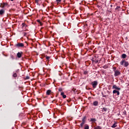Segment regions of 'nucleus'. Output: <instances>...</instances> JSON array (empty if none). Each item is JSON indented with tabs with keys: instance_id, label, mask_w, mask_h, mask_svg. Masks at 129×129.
Segmentation results:
<instances>
[{
	"instance_id": "obj_33",
	"label": "nucleus",
	"mask_w": 129,
	"mask_h": 129,
	"mask_svg": "<svg viewBox=\"0 0 129 129\" xmlns=\"http://www.w3.org/2000/svg\"><path fill=\"white\" fill-rule=\"evenodd\" d=\"M103 68H104V69H106L107 68V66H104Z\"/></svg>"
},
{
	"instance_id": "obj_15",
	"label": "nucleus",
	"mask_w": 129,
	"mask_h": 129,
	"mask_svg": "<svg viewBox=\"0 0 129 129\" xmlns=\"http://www.w3.org/2000/svg\"><path fill=\"white\" fill-rule=\"evenodd\" d=\"M86 122H84L83 121H82V122L81 123L80 125H81V127H83V125H84V124L86 123Z\"/></svg>"
},
{
	"instance_id": "obj_29",
	"label": "nucleus",
	"mask_w": 129,
	"mask_h": 129,
	"mask_svg": "<svg viewBox=\"0 0 129 129\" xmlns=\"http://www.w3.org/2000/svg\"><path fill=\"white\" fill-rule=\"evenodd\" d=\"M84 74H85V75H86V74H88V72L85 71L84 72Z\"/></svg>"
},
{
	"instance_id": "obj_1",
	"label": "nucleus",
	"mask_w": 129,
	"mask_h": 129,
	"mask_svg": "<svg viewBox=\"0 0 129 129\" xmlns=\"http://www.w3.org/2000/svg\"><path fill=\"white\" fill-rule=\"evenodd\" d=\"M120 65H122V66H124V67H127V66L129 65L128 61H126L125 59H122L120 62Z\"/></svg>"
},
{
	"instance_id": "obj_30",
	"label": "nucleus",
	"mask_w": 129,
	"mask_h": 129,
	"mask_svg": "<svg viewBox=\"0 0 129 129\" xmlns=\"http://www.w3.org/2000/svg\"><path fill=\"white\" fill-rule=\"evenodd\" d=\"M56 2L57 3V4H59V3H61V0H56Z\"/></svg>"
},
{
	"instance_id": "obj_25",
	"label": "nucleus",
	"mask_w": 129,
	"mask_h": 129,
	"mask_svg": "<svg viewBox=\"0 0 129 129\" xmlns=\"http://www.w3.org/2000/svg\"><path fill=\"white\" fill-rule=\"evenodd\" d=\"M58 91H59V92H61V91H63V89H62V88H59Z\"/></svg>"
},
{
	"instance_id": "obj_16",
	"label": "nucleus",
	"mask_w": 129,
	"mask_h": 129,
	"mask_svg": "<svg viewBox=\"0 0 129 129\" xmlns=\"http://www.w3.org/2000/svg\"><path fill=\"white\" fill-rule=\"evenodd\" d=\"M102 111H105V112L107 111V108L105 107L102 108Z\"/></svg>"
},
{
	"instance_id": "obj_14",
	"label": "nucleus",
	"mask_w": 129,
	"mask_h": 129,
	"mask_svg": "<svg viewBox=\"0 0 129 129\" xmlns=\"http://www.w3.org/2000/svg\"><path fill=\"white\" fill-rule=\"evenodd\" d=\"M50 93H51V90H48L46 92V95H50Z\"/></svg>"
},
{
	"instance_id": "obj_4",
	"label": "nucleus",
	"mask_w": 129,
	"mask_h": 129,
	"mask_svg": "<svg viewBox=\"0 0 129 129\" xmlns=\"http://www.w3.org/2000/svg\"><path fill=\"white\" fill-rule=\"evenodd\" d=\"M121 73L120 72H119V71L117 70V71H115L114 72V76H115V77H116L117 76H119V75H120Z\"/></svg>"
},
{
	"instance_id": "obj_2",
	"label": "nucleus",
	"mask_w": 129,
	"mask_h": 129,
	"mask_svg": "<svg viewBox=\"0 0 129 129\" xmlns=\"http://www.w3.org/2000/svg\"><path fill=\"white\" fill-rule=\"evenodd\" d=\"M91 84L93 88L95 89L97 87L98 83L97 82V81H94L92 82L91 83Z\"/></svg>"
},
{
	"instance_id": "obj_10",
	"label": "nucleus",
	"mask_w": 129,
	"mask_h": 129,
	"mask_svg": "<svg viewBox=\"0 0 129 129\" xmlns=\"http://www.w3.org/2000/svg\"><path fill=\"white\" fill-rule=\"evenodd\" d=\"M117 123L116 122H115L114 124H112V125L111 126V127H112V128H114V127H116V126H117V125H116Z\"/></svg>"
},
{
	"instance_id": "obj_18",
	"label": "nucleus",
	"mask_w": 129,
	"mask_h": 129,
	"mask_svg": "<svg viewBox=\"0 0 129 129\" xmlns=\"http://www.w3.org/2000/svg\"><path fill=\"white\" fill-rule=\"evenodd\" d=\"M84 128L85 129H89V125H88V124H85Z\"/></svg>"
},
{
	"instance_id": "obj_7",
	"label": "nucleus",
	"mask_w": 129,
	"mask_h": 129,
	"mask_svg": "<svg viewBox=\"0 0 129 129\" xmlns=\"http://www.w3.org/2000/svg\"><path fill=\"white\" fill-rule=\"evenodd\" d=\"M6 6H8V3H1V8H5V7H6Z\"/></svg>"
},
{
	"instance_id": "obj_20",
	"label": "nucleus",
	"mask_w": 129,
	"mask_h": 129,
	"mask_svg": "<svg viewBox=\"0 0 129 129\" xmlns=\"http://www.w3.org/2000/svg\"><path fill=\"white\" fill-rule=\"evenodd\" d=\"M10 58H11V59H12V60L15 59V56L12 54H11V55H10Z\"/></svg>"
},
{
	"instance_id": "obj_35",
	"label": "nucleus",
	"mask_w": 129,
	"mask_h": 129,
	"mask_svg": "<svg viewBox=\"0 0 129 129\" xmlns=\"http://www.w3.org/2000/svg\"><path fill=\"white\" fill-rule=\"evenodd\" d=\"M26 35H27V33L25 32L24 33V36H26Z\"/></svg>"
},
{
	"instance_id": "obj_28",
	"label": "nucleus",
	"mask_w": 129,
	"mask_h": 129,
	"mask_svg": "<svg viewBox=\"0 0 129 129\" xmlns=\"http://www.w3.org/2000/svg\"><path fill=\"white\" fill-rule=\"evenodd\" d=\"M92 62H95L96 63H98V60H92Z\"/></svg>"
},
{
	"instance_id": "obj_3",
	"label": "nucleus",
	"mask_w": 129,
	"mask_h": 129,
	"mask_svg": "<svg viewBox=\"0 0 129 129\" xmlns=\"http://www.w3.org/2000/svg\"><path fill=\"white\" fill-rule=\"evenodd\" d=\"M24 45L23 43H18L16 44H15V47H17V48H23L24 47Z\"/></svg>"
},
{
	"instance_id": "obj_12",
	"label": "nucleus",
	"mask_w": 129,
	"mask_h": 129,
	"mask_svg": "<svg viewBox=\"0 0 129 129\" xmlns=\"http://www.w3.org/2000/svg\"><path fill=\"white\" fill-rule=\"evenodd\" d=\"M121 58L122 59H125V58H126V54H125V53H123L121 55Z\"/></svg>"
},
{
	"instance_id": "obj_32",
	"label": "nucleus",
	"mask_w": 129,
	"mask_h": 129,
	"mask_svg": "<svg viewBox=\"0 0 129 129\" xmlns=\"http://www.w3.org/2000/svg\"><path fill=\"white\" fill-rule=\"evenodd\" d=\"M35 2L36 4H38L39 3V0H35Z\"/></svg>"
},
{
	"instance_id": "obj_6",
	"label": "nucleus",
	"mask_w": 129,
	"mask_h": 129,
	"mask_svg": "<svg viewBox=\"0 0 129 129\" xmlns=\"http://www.w3.org/2000/svg\"><path fill=\"white\" fill-rule=\"evenodd\" d=\"M22 55H23V52L21 51V52H19L17 54V57L18 58H21L22 57Z\"/></svg>"
},
{
	"instance_id": "obj_23",
	"label": "nucleus",
	"mask_w": 129,
	"mask_h": 129,
	"mask_svg": "<svg viewBox=\"0 0 129 129\" xmlns=\"http://www.w3.org/2000/svg\"><path fill=\"white\" fill-rule=\"evenodd\" d=\"M37 22H38V23H39L40 26H42L43 25V24H42V22H41V20H38Z\"/></svg>"
},
{
	"instance_id": "obj_22",
	"label": "nucleus",
	"mask_w": 129,
	"mask_h": 129,
	"mask_svg": "<svg viewBox=\"0 0 129 129\" xmlns=\"http://www.w3.org/2000/svg\"><path fill=\"white\" fill-rule=\"evenodd\" d=\"M24 27H28V25H26V23H22V28H24Z\"/></svg>"
},
{
	"instance_id": "obj_5",
	"label": "nucleus",
	"mask_w": 129,
	"mask_h": 129,
	"mask_svg": "<svg viewBox=\"0 0 129 129\" xmlns=\"http://www.w3.org/2000/svg\"><path fill=\"white\" fill-rule=\"evenodd\" d=\"M112 89H116V90H120V88L117 87L116 85H114L112 86Z\"/></svg>"
},
{
	"instance_id": "obj_8",
	"label": "nucleus",
	"mask_w": 129,
	"mask_h": 129,
	"mask_svg": "<svg viewBox=\"0 0 129 129\" xmlns=\"http://www.w3.org/2000/svg\"><path fill=\"white\" fill-rule=\"evenodd\" d=\"M93 106H98V101H94L93 103Z\"/></svg>"
},
{
	"instance_id": "obj_27",
	"label": "nucleus",
	"mask_w": 129,
	"mask_h": 129,
	"mask_svg": "<svg viewBox=\"0 0 129 129\" xmlns=\"http://www.w3.org/2000/svg\"><path fill=\"white\" fill-rule=\"evenodd\" d=\"M46 59L47 60V61H49V59H50V56H46Z\"/></svg>"
},
{
	"instance_id": "obj_37",
	"label": "nucleus",
	"mask_w": 129,
	"mask_h": 129,
	"mask_svg": "<svg viewBox=\"0 0 129 129\" xmlns=\"http://www.w3.org/2000/svg\"><path fill=\"white\" fill-rule=\"evenodd\" d=\"M15 0H11V2H14Z\"/></svg>"
},
{
	"instance_id": "obj_39",
	"label": "nucleus",
	"mask_w": 129,
	"mask_h": 129,
	"mask_svg": "<svg viewBox=\"0 0 129 129\" xmlns=\"http://www.w3.org/2000/svg\"><path fill=\"white\" fill-rule=\"evenodd\" d=\"M102 94H103V93L102 92Z\"/></svg>"
},
{
	"instance_id": "obj_13",
	"label": "nucleus",
	"mask_w": 129,
	"mask_h": 129,
	"mask_svg": "<svg viewBox=\"0 0 129 129\" xmlns=\"http://www.w3.org/2000/svg\"><path fill=\"white\" fill-rule=\"evenodd\" d=\"M94 129H102V127L100 126H97L94 127Z\"/></svg>"
},
{
	"instance_id": "obj_40",
	"label": "nucleus",
	"mask_w": 129,
	"mask_h": 129,
	"mask_svg": "<svg viewBox=\"0 0 129 129\" xmlns=\"http://www.w3.org/2000/svg\"><path fill=\"white\" fill-rule=\"evenodd\" d=\"M59 102H60V103H61V102L59 101Z\"/></svg>"
},
{
	"instance_id": "obj_34",
	"label": "nucleus",
	"mask_w": 129,
	"mask_h": 129,
	"mask_svg": "<svg viewBox=\"0 0 129 129\" xmlns=\"http://www.w3.org/2000/svg\"><path fill=\"white\" fill-rule=\"evenodd\" d=\"M116 93H117V95H119L120 94L119 91H118V92H117Z\"/></svg>"
},
{
	"instance_id": "obj_21",
	"label": "nucleus",
	"mask_w": 129,
	"mask_h": 129,
	"mask_svg": "<svg viewBox=\"0 0 129 129\" xmlns=\"http://www.w3.org/2000/svg\"><path fill=\"white\" fill-rule=\"evenodd\" d=\"M18 75L15 73L14 74H13V77H14L15 78H16V77H17Z\"/></svg>"
},
{
	"instance_id": "obj_9",
	"label": "nucleus",
	"mask_w": 129,
	"mask_h": 129,
	"mask_svg": "<svg viewBox=\"0 0 129 129\" xmlns=\"http://www.w3.org/2000/svg\"><path fill=\"white\" fill-rule=\"evenodd\" d=\"M5 14V10L2 9L0 10V15L1 16H3Z\"/></svg>"
},
{
	"instance_id": "obj_26",
	"label": "nucleus",
	"mask_w": 129,
	"mask_h": 129,
	"mask_svg": "<svg viewBox=\"0 0 129 129\" xmlns=\"http://www.w3.org/2000/svg\"><path fill=\"white\" fill-rule=\"evenodd\" d=\"M113 69L114 72H115V71H117V70H116V67L113 68Z\"/></svg>"
},
{
	"instance_id": "obj_11",
	"label": "nucleus",
	"mask_w": 129,
	"mask_h": 129,
	"mask_svg": "<svg viewBox=\"0 0 129 129\" xmlns=\"http://www.w3.org/2000/svg\"><path fill=\"white\" fill-rule=\"evenodd\" d=\"M60 95L63 97V98H66V96L65 94H64V92H61L60 93Z\"/></svg>"
},
{
	"instance_id": "obj_17",
	"label": "nucleus",
	"mask_w": 129,
	"mask_h": 129,
	"mask_svg": "<svg viewBox=\"0 0 129 129\" xmlns=\"http://www.w3.org/2000/svg\"><path fill=\"white\" fill-rule=\"evenodd\" d=\"M90 121H92V122H95V121H96V119H95V118H91Z\"/></svg>"
},
{
	"instance_id": "obj_31",
	"label": "nucleus",
	"mask_w": 129,
	"mask_h": 129,
	"mask_svg": "<svg viewBox=\"0 0 129 129\" xmlns=\"http://www.w3.org/2000/svg\"><path fill=\"white\" fill-rule=\"evenodd\" d=\"M25 79H26V80L30 79V77H29V76H26V77L25 78Z\"/></svg>"
},
{
	"instance_id": "obj_38",
	"label": "nucleus",
	"mask_w": 129,
	"mask_h": 129,
	"mask_svg": "<svg viewBox=\"0 0 129 129\" xmlns=\"http://www.w3.org/2000/svg\"><path fill=\"white\" fill-rule=\"evenodd\" d=\"M75 90H76V89L74 90V91H75Z\"/></svg>"
},
{
	"instance_id": "obj_41",
	"label": "nucleus",
	"mask_w": 129,
	"mask_h": 129,
	"mask_svg": "<svg viewBox=\"0 0 129 129\" xmlns=\"http://www.w3.org/2000/svg\"><path fill=\"white\" fill-rule=\"evenodd\" d=\"M34 129H36V128H34Z\"/></svg>"
},
{
	"instance_id": "obj_24",
	"label": "nucleus",
	"mask_w": 129,
	"mask_h": 129,
	"mask_svg": "<svg viewBox=\"0 0 129 129\" xmlns=\"http://www.w3.org/2000/svg\"><path fill=\"white\" fill-rule=\"evenodd\" d=\"M118 91H117L116 90H114L113 91V94H114L115 93H117L118 92Z\"/></svg>"
},
{
	"instance_id": "obj_36",
	"label": "nucleus",
	"mask_w": 129,
	"mask_h": 129,
	"mask_svg": "<svg viewBox=\"0 0 129 129\" xmlns=\"http://www.w3.org/2000/svg\"><path fill=\"white\" fill-rule=\"evenodd\" d=\"M120 8V7L117 6V7H116V9H118V8Z\"/></svg>"
},
{
	"instance_id": "obj_19",
	"label": "nucleus",
	"mask_w": 129,
	"mask_h": 129,
	"mask_svg": "<svg viewBox=\"0 0 129 129\" xmlns=\"http://www.w3.org/2000/svg\"><path fill=\"white\" fill-rule=\"evenodd\" d=\"M82 121L86 122V116H84L82 119Z\"/></svg>"
}]
</instances>
